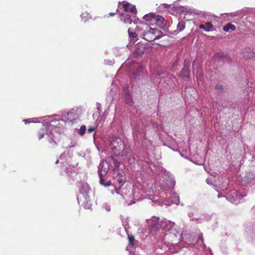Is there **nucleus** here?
Listing matches in <instances>:
<instances>
[{
  "mask_svg": "<svg viewBox=\"0 0 255 255\" xmlns=\"http://www.w3.org/2000/svg\"><path fill=\"white\" fill-rule=\"evenodd\" d=\"M160 36V31L157 28H152L149 25L148 30H146L142 33V38L145 40L151 42L156 39H159Z\"/></svg>",
  "mask_w": 255,
  "mask_h": 255,
  "instance_id": "obj_3",
  "label": "nucleus"
},
{
  "mask_svg": "<svg viewBox=\"0 0 255 255\" xmlns=\"http://www.w3.org/2000/svg\"><path fill=\"white\" fill-rule=\"evenodd\" d=\"M81 16L82 19L84 21H86L89 18L91 17V16L89 15V14L86 12H83L81 14Z\"/></svg>",
  "mask_w": 255,
  "mask_h": 255,
  "instance_id": "obj_19",
  "label": "nucleus"
},
{
  "mask_svg": "<svg viewBox=\"0 0 255 255\" xmlns=\"http://www.w3.org/2000/svg\"><path fill=\"white\" fill-rule=\"evenodd\" d=\"M91 191L88 185L83 184L80 189V194L77 197V200L79 204L85 208H89L91 205L90 203V198L89 193Z\"/></svg>",
  "mask_w": 255,
  "mask_h": 255,
  "instance_id": "obj_2",
  "label": "nucleus"
},
{
  "mask_svg": "<svg viewBox=\"0 0 255 255\" xmlns=\"http://www.w3.org/2000/svg\"><path fill=\"white\" fill-rule=\"evenodd\" d=\"M213 27V24L209 22H206L204 24H200L199 28L204 29L205 31H209Z\"/></svg>",
  "mask_w": 255,
  "mask_h": 255,
  "instance_id": "obj_10",
  "label": "nucleus"
},
{
  "mask_svg": "<svg viewBox=\"0 0 255 255\" xmlns=\"http://www.w3.org/2000/svg\"><path fill=\"white\" fill-rule=\"evenodd\" d=\"M109 164L107 161H102L98 167V174L99 176H105L109 170Z\"/></svg>",
  "mask_w": 255,
  "mask_h": 255,
  "instance_id": "obj_4",
  "label": "nucleus"
},
{
  "mask_svg": "<svg viewBox=\"0 0 255 255\" xmlns=\"http://www.w3.org/2000/svg\"><path fill=\"white\" fill-rule=\"evenodd\" d=\"M23 121L25 123V124L29 123L30 122V121L28 119L24 120Z\"/></svg>",
  "mask_w": 255,
  "mask_h": 255,
  "instance_id": "obj_29",
  "label": "nucleus"
},
{
  "mask_svg": "<svg viewBox=\"0 0 255 255\" xmlns=\"http://www.w3.org/2000/svg\"><path fill=\"white\" fill-rule=\"evenodd\" d=\"M50 142L51 143H53L54 144V145H57V143L56 142V141L54 139H51L50 141Z\"/></svg>",
  "mask_w": 255,
  "mask_h": 255,
  "instance_id": "obj_27",
  "label": "nucleus"
},
{
  "mask_svg": "<svg viewBox=\"0 0 255 255\" xmlns=\"http://www.w3.org/2000/svg\"><path fill=\"white\" fill-rule=\"evenodd\" d=\"M130 4L128 3H126L125 4L123 5V8H124V9L125 11H128L129 10V9L130 8Z\"/></svg>",
  "mask_w": 255,
  "mask_h": 255,
  "instance_id": "obj_22",
  "label": "nucleus"
},
{
  "mask_svg": "<svg viewBox=\"0 0 255 255\" xmlns=\"http://www.w3.org/2000/svg\"><path fill=\"white\" fill-rule=\"evenodd\" d=\"M181 75L184 78H188L190 75V70L189 67L184 66V68L181 71Z\"/></svg>",
  "mask_w": 255,
  "mask_h": 255,
  "instance_id": "obj_13",
  "label": "nucleus"
},
{
  "mask_svg": "<svg viewBox=\"0 0 255 255\" xmlns=\"http://www.w3.org/2000/svg\"><path fill=\"white\" fill-rule=\"evenodd\" d=\"M156 14L154 13L150 12L145 14L143 16V19L148 22H152L155 19Z\"/></svg>",
  "mask_w": 255,
  "mask_h": 255,
  "instance_id": "obj_9",
  "label": "nucleus"
},
{
  "mask_svg": "<svg viewBox=\"0 0 255 255\" xmlns=\"http://www.w3.org/2000/svg\"><path fill=\"white\" fill-rule=\"evenodd\" d=\"M128 36L130 38H135L137 37L138 35L137 32L136 31L135 29H134L133 27H130L128 29Z\"/></svg>",
  "mask_w": 255,
  "mask_h": 255,
  "instance_id": "obj_11",
  "label": "nucleus"
},
{
  "mask_svg": "<svg viewBox=\"0 0 255 255\" xmlns=\"http://www.w3.org/2000/svg\"><path fill=\"white\" fill-rule=\"evenodd\" d=\"M185 22L183 21H179L177 26V30L179 31H181L185 28Z\"/></svg>",
  "mask_w": 255,
  "mask_h": 255,
  "instance_id": "obj_16",
  "label": "nucleus"
},
{
  "mask_svg": "<svg viewBox=\"0 0 255 255\" xmlns=\"http://www.w3.org/2000/svg\"><path fill=\"white\" fill-rule=\"evenodd\" d=\"M128 241L129 242V244L131 245L132 246H134V238L133 236H129L128 237Z\"/></svg>",
  "mask_w": 255,
  "mask_h": 255,
  "instance_id": "obj_21",
  "label": "nucleus"
},
{
  "mask_svg": "<svg viewBox=\"0 0 255 255\" xmlns=\"http://www.w3.org/2000/svg\"><path fill=\"white\" fill-rule=\"evenodd\" d=\"M229 30L234 31L236 30V26L230 23H227L223 27V30L225 32H228Z\"/></svg>",
  "mask_w": 255,
  "mask_h": 255,
  "instance_id": "obj_14",
  "label": "nucleus"
},
{
  "mask_svg": "<svg viewBox=\"0 0 255 255\" xmlns=\"http://www.w3.org/2000/svg\"><path fill=\"white\" fill-rule=\"evenodd\" d=\"M86 127L85 126L83 125L80 128V131L79 132V133L81 135H83L86 131Z\"/></svg>",
  "mask_w": 255,
  "mask_h": 255,
  "instance_id": "obj_20",
  "label": "nucleus"
},
{
  "mask_svg": "<svg viewBox=\"0 0 255 255\" xmlns=\"http://www.w3.org/2000/svg\"><path fill=\"white\" fill-rule=\"evenodd\" d=\"M128 11L130 12L131 13H133L134 14H135L137 12L136 9L135 7V6H132L130 7V8L129 9Z\"/></svg>",
  "mask_w": 255,
  "mask_h": 255,
  "instance_id": "obj_24",
  "label": "nucleus"
},
{
  "mask_svg": "<svg viewBox=\"0 0 255 255\" xmlns=\"http://www.w3.org/2000/svg\"><path fill=\"white\" fill-rule=\"evenodd\" d=\"M215 89L219 91H222L223 90V86L221 85L217 84L215 86Z\"/></svg>",
  "mask_w": 255,
  "mask_h": 255,
  "instance_id": "obj_23",
  "label": "nucleus"
},
{
  "mask_svg": "<svg viewBox=\"0 0 255 255\" xmlns=\"http://www.w3.org/2000/svg\"><path fill=\"white\" fill-rule=\"evenodd\" d=\"M114 163H115V165L116 167H119L120 164V162L118 161L117 160H114Z\"/></svg>",
  "mask_w": 255,
  "mask_h": 255,
  "instance_id": "obj_26",
  "label": "nucleus"
},
{
  "mask_svg": "<svg viewBox=\"0 0 255 255\" xmlns=\"http://www.w3.org/2000/svg\"><path fill=\"white\" fill-rule=\"evenodd\" d=\"M143 53V50L142 49L139 48H136L133 51V55L137 57L140 55H141Z\"/></svg>",
  "mask_w": 255,
  "mask_h": 255,
  "instance_id": "obj_18",
  "label": "nucleus"
},
{
  "mask_svg": "<svg viewBox=\"0 0 255 255\" xmlns=\"http://www.w3.org/2000/svg\"><path fill=\"white\" fill-rule=\"evenodd\" d=\"M121 19L125 24H130L132 22L131 16L129 14H121Z\"/></svg>",
  "mask_w": 255,
  "mask_h": 255,
  "instance_id": "obj_8",
  "label": "nucleus"
},
{
  "mask_svg": "<svg viewBox=\"0 0 255 255\" xmlns=\"http://www.w3.org/2000/svg\"><path fill=\"white\" fill-rule=\"evenodd\" d=\"M155 21H156L157 24L161 27L165 26L166 24V20L162 16L160 15H156Z\"/></svg>",
  "mask_w": 255,
  "mask_h": 255,
  "instance_id": "obj_7",
  "label": "nucleus"
},
{
  "mask_svg": "<svg viewBox=\"0 0 255 255\" xmlns=\"http://www.w3.org/2000/svg\"><path fill=\"white\" fill-rule=\"evenodd\" d=\"M104 176H100V183L101 185H104L106 187H108L111 185V182L110 181H108L107 182L103 178Z\"/></svg>",
  "mask_w": 255,
  "mask_h": 255,
  "instance_id": "obj_15",
  "label": "nucleus"
},
{
  "mask_svg": "<svg viewBox=\"0 0 255 255\" xmlns=\"http://www.w3.org/2000/svg\"><path fill=\"white\" fill-rule=\"evenodd\" d=\"M116 14V12H113V13L110 12L109 13V16H114Z\"/></svg>",
  "mask_w": 255,
  "mask_h": 255,
  "instance_id": "obj_28",
  "label": "nucleus"
},
{
  "mask_svg": "<svg viewBox=\"0 0 255 255\" xmlns=\"http://www.w3.org/2000/svg\"><path fill=\"white\" fill-rule=\"evenodd\" d=\"M110 146L113 154L116 156L128 157L130 149L127 147L124 141L120 137L113 136L109 138Z\"/></svg>",
  "mask_w": 255,
  "mask_h": 255,
  "instance_id": "obj_1",
  "label": "nucleus"
},
{
  "mask_svg": "<svg viewBox=\"0 0 255 255\" xmlns=\"http://www.w3.org/2000/svg\"><path fill=\"white\" fill-rule=\"evenodd\" d=\"M133 28L137 32L138 36H141L142 37L143 32H144L146 30H148L149 28V25L141 23L139 25H135Z\"/></svg>",
  "mask_w": 255,
  "mask_h": 255,
  "instance_id": "obj_5",
  "label": "nucleus"
},
{
  "mask_svg": "<svg viewBox=\"0 0 255 255\" xmlns=\"http://www.w3.org/2000/svg\"><path fill=\"white\" fill-rule=\"evenodd\" d=\"M96 129L95 127H90L88 129V131L89 132H92L95 131Z\"/></svg>",
  "mask_w": 255,
  "mask_h": 255,
  "instance_id": "obj_25",
  "label": "nucleus"
},
{
  "mask_svg": "<svg viewBox=\"0 0 255 255\" xmlns=\"http://www.w3.org/2000/svg\"><path fill=\"white\" fill-rule=\"evenodd\" d=\"M118 182L120 183H122V180L120 179H118Z\"/></svg>",
  "mask_w": 255,
  "mask_h": 255,
  "instance_id": "obj_30",
  "label": "nucleus"
},
{
  "mask_svg": "<svg viewBox=\"0 0 255 255\" xmlns=\"http://www.w3.org/2000/svg\"><path fill=\"white\" fill-rule=\"evenodd\" d=\"M47 129L44 126H43V128H41L38 132L37 136L39 140L42 138L44 134L46 133Z\"/></svg>",
  "mask_w": 255,
  "mask_h": 255,
  "instance_id": "obj_12",
  "label": "nucleus"
},
{
  "mask_svg": "<svg viewBox=\"0 0 255 255\" xmlns=\"http://www.w3.org/2000/svg\"><path fill=\"white\" fill-rule=\"evenodd\" d=\"M128 159V162L129 164H132L134 163L135 158L133 154H131V151L130 150V153L128 156V157H126Z\"/></svg>",
  "mask_w": 255,
  "mask_h": 255,
  "instance_id": "obj_17",
  "label": "nucleus"
},
{
  "mask_svg": "<svg viewBox=\"0 0 255 255\" xmlns=\"http://www.w3.org/2000/svg\"><path fill=\"white\" fill-rule=\"evenodd\" d=\"M124 97L125 99L126 103L131 106L133 105V100L131 95L129 93V90L128 87H125L124 88Z\"/></svg>",
  "mask_w": 255,
  "mask_h": 255,
  "instance_id": "obj_6",
  "label": "nucleus"
}]
</instances>
